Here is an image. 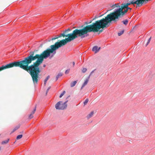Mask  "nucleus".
Returning a JSON list of instances; mask_svg holds the SVG:
<instances>
[{
    "instance_id": "obj_1",
    "label": "nucleus",
    "mask_w": 155,
    "mask_h": 155,
    "mask_svg": "<svg viewBox=\"0 0 155 155\" xmlns=\"http://www.w3.org/2000/svg\"><path fill=\"white\" fill-rule=\"evenodd\" d=\"M99 31L96 22L92 24L89 25L81 29H75L72 33H69L67 31L64 30L61 33V36L63 37H67L65 39H63L60 41H57L55 43L60 48L66 45L67 43L71 42L80 37L81 38L88 36V32H97Z\"/></svg>"
},
{
    "instance_id": "obj_2",
    "label": "nucleus",
    "mask_w": 155,
    "mask_h": 155,
    "mask_svg": "<svg viewBox=\"0 0 155 155\" xmlns=\"http://www.w3.org/2000/svg\"><path fill=\"white\" fill-rule=\"evenodd\" d=\"M59 48L55 43L54 45H51L49 48L43 51L40 54H36L34 55V51L30 52L29 55L31 62L37 59L36 61L32 65L36 78L37 79L39 77V74L41 71V68H40L39 66L42 63L44 59H46L48 57H49L50 59L53 57L56 53V50Z\"/></svg>"
},
{
    "instance_id": "obj_3",
    "label": "nucleus",
    "mask_w": 155,
    "mask_h": 155,
    "mask_svg": "<svg viewBox=\"0 0 155 155\" xmlns=\"http://www.w3.org/2000/svg\"><path fill=\"white\" fill-rule=\"evenodd\" d=\"M128 10L125 8H123L120 5L119 8L114 10V12L108 15L105 18H103L96 21L97 28L100 29L107 28L109 26L108 24L113 22L116 23L119 21L120 18L123 17L127 12Z\"/></svg>"
},
{
    "instance_id": "obj_4",
    "label": "nucleus",
    "mask_w": 155,
    "mask_h": 155,
    "mask_svg": "<svg viewBox=\"0 0 155 155\" xmlns=\"http://www.w3.org/2000/svg\"><path fill=\"white\" fill-rule=\"evenodd\" d=\"M31 62L29 55L25 58L24 59L20 61H15L10 63L11 67H19L28 72L31 75L34 84H37L38 79L36 78L32 65L28 66Z\"/></svg>"
},
{
    "instance_id": "obj_5",
    "label": "nucleus",
    "mask_w": 155,
    "mask_h": 155,
    "mask_svg": "<svg viewBox=\"0 0 155 155\" xmlns=\"http://www.w3.org/2000/svg\"><path fill=\"white\" fill-rule=\"evenodd\" d=\"M149 0H132L130 2L125 3L121 5L123 8L127 7L131 4H136L137 7H140L143 4L147 3Z\"/></svg>"
},
{
    "instance_id": "obj_6",
    "label": "nucleus",
    "mask_w": 155,
    "mask_h": 155,
    "mask_svg": "<svg viewBox=\"0 0 155 155\" xmlns=\"http://www.w3.org/2000/svg\"><path fill=\"white\" fill-rule=\"evenodd\" d=\"M68 101V100L64 103L62 101H60L58 102L55 105V107L57 110H63L66 109L67 106V102Z\"/></svg>"
},
{
    "instance_id": "obj_7",
    "label": "nucleus",
    "mask_w": 155,
    "mask_h": 155,
    "mask_svg": "<svg viewBox=\"0 0 155 155\" xmlns=\"http://www.w3.org/2000/svg\"><path fill=\"white\" fill-rule=\"evenodd\" d=\"M11 68L10 63L5 65H2L0 67V71L4 69Z\"/></svg>"
},
{
    "instance_id": "obj_8",
    "label": "nucleus",
    "mask_w": 155,
    "mask_h": 155,
    "mask_svg": "<svg viewBox=\"0 0 155 155\" xmlns=\"http://www.w3.org/2000/svg\"><path fill=\"white\" fill-rule=\"evenodd\" d=\"M36 105H35V107L34 108L33 111L30 114L28 117V118L29 119H31L33 117V114H34L36 110Z\"/></svg>"
},
{
    "instance_id": "obj_9",
    "label": "nucleus",
    "mask_w": 155,
    "mask_h": 155,
    "mask_svg": "<svg viewBox=\"0 0 155 155\" xmlns=\"http://www.w3.org/2000/svg\"><path fill=\"white\" fill-rule=\"evenodd\" d=\"M100 49V47L98 48L97 46H95L93 47L92 50L93 51H95V53H97L99 51Z\"/></svg>"
},
{
    "instance_id": "obj_10",
    "label": "nucleus",
    "mask_w": 155,
    "mask_h": 155,
    "mask_svg": "<svg viewBox=\"0 0 155 155\" xmlns=\"http://www.w3.org/2000/svg\"><path fill=\"white\" fill-rule=\"evenodd\" d=\"M89 81L88 79H86V80H85L84 82V83L83 84L82 87L81 88V89L82 90L83 88L87 84L88 81Z\"/></svg>"
},
{
    "instance_id": "obj_11",
    "label": "nucleus",
    "mask_w": 155,
    "mask_h": 155,
    "mask_svg": "<svg viewBox=\"0 0 155 155\" xmlns=\"http://www.w3.org/2000/svg\"><path fill=\"white\" fill-rule=\"evenodd\" d=\"M120 5H119V4H115L113 5H110V7L111 8H112L113 9L115 8L116 7H118V8H119V7H120Z\"/></svg>"
},
{
    "instance_id": "obj_12",
    "label": "nucleus",
    "mask_w": 155,
    "mask_h": 155,
    "mask_svg": "<svg viewBox=\"0 0 155 155\" xmlns=\"http://www.w3.org/2000/svg\"><path fill=\"white\" fill-rule=\"evenodd\" d=\"M94 114V111H92L90 114H89L87 116L88 119H89L92 117Z\"/></svg>"
},
{
    "instance_id": "obj_13",
    "label": "nucleus",
    "mask_w": 155,
    "mask_h": 155,
    "mask_svg": "<svg viewBox=\"0 0 155 155\" xmlns=\"http://www.w3.org/2000/svg\"><path fill=\"white\" fill-rule=\"evenodd\" d=\"M20 125L19 124L17 126H16L14 128V129H13L12 131L11 132V133H12L13 132H14L16 130H18V128H19L20 127Z\"/></svg>"
},
{
    "instance_id": "obj_14",
    "label": "nucleus",
    "mask_w": 155,
    "mask_h": 155,
    "mask_svg": "<svg viewBox=\"0 0 155 155\" xmlns=\"http://www.w3.org/2000/svg\"><path fill=\"white\" fill-rule=\"evenodd\" d=\"M63 75V74L62 73H60L57 75L56 78V81H57L58 79L59 78L61 77Z\"/></svg>"
},
{
    "instance_id": "obj_15",
    "label": "nucleus",
    "mask_w": 155,
    "mask_h": 155,
    "mask_svg": "<svg viewBox=\"0 0 155 155\" xmlns=\"http://www.w3.org/2000/svg\"><path fill=\"white\" fill-rule=\"evenodd\" d=\"M9 140V139L8 138L6 140L2 141L1 144H5L7 143Z\"/></svg>"
},
{
    "instance_id": "obj_16",
    "label": "nucleus",
    "mask_w": 155,
    "mask_h": 155,
    "mask_svg": "<svg viewBox=\"0 0 155 155\" xmlns=\"http://www.w3.org/2000/svg\"><path fill=\"white\" fill-rule=\"evenodd\" d=\"M77 82V81H73L71 82V84H70L71 87H72L74 86L76 84Z\"/></svg>"
},
{
    "instance_id": "obj_17",
    "label": "nucleus",
    "mask_w": 155,
    "mask_h": 155,
    "mask_svg": "<svg viewBox=\"0 0 155 155\" xmlns=\"http://www.w3.org/2000/svg\"><path fill=\"white\" fill-rule=\"evenodd\" d=\"M61 37V34H60V35H56L55 36V37L52 38L51 39V40H55L56 39L58 38Z\"/></svg>"
},
{
    "instance_id": "obj_18",
    "label": "nucleus",
    "mask_w": 155,
    "mask_h": 155,
    "mask_svg": "<svg viewBox=\"0 0 155 155\" xmlns=\"http://www.w3.org/2000/svg\"><path fill=\"white\" fill-rule=\"evenodd\" d=\"M49 78H50V76L48 75L44 80V84L45 85L47 81L48 80V79H49Z\"/></svg>"
},
{
    "instance_id": "obj_19",
    "label": "nucleus",
    "mask_w": 155,
    "mask_h": 155,
    "mask_svg": "<svg viewBox=\"0 0 155 155\" xmlns=\"http://www.w3.org/2000/svg\"><path fill=\"white\" fill-rule=\"evenodd\" d=\"M122 22L125 25H127L128 22V21L127 19H126L124 21H123Z\"/></svg>"
},
{
    "instance_id": "obj_20",
    "label": "nucleus",
    "mask_w": 155,
    "mask_h": 155,
    "mask_svg": "<svg viewBox=\"0 0 155 155\" xmlns=\"http://www.w3.org/2000/svg\"><path fill=\"white\" fill-rule=\"evenodd\" d=\"M23 136V135L22 134H20L18 135L16 137V139L17 140H19Z\"/></svg>"
},
{
    "instance_id": "obj_21",
    "label": "nucleus",
    "mask_w": 155,
    "mask_h": 155,
    "mask_svg": "<svg viewBox=\"0 0 155 155\" xmlns=\"http://www.w3.org/2000/svg\"><path fill=\"white\" fill-rule=\"evenodd\" d=\"M124 30H123L121 31L120 32L118 33V35L119 36H120L124 32Z\"/></svg>"
},
{
    "instance_id": "obj_22",
    "label": "nucleus",
    "mask_w": 155,
    "mask_h": 155,
    "mask_svg": "<svg viewBox=\"0 0 155 155\" xmlns=\"http://www.w3.org/2000/svg\"><path fill=\"white\" fill-rule=\"evenodd\" d=\"M89 100L88 98H87L84 102V105H85L88 103Z\"/></svg>"
},
{
    "instance_id": "obj_23",
    "label": "nucleus",
    "mask_w": 155,
    "mask_h": 155,
    "mask_svg": "<svg viewBox=\"0 0 155 155\" xmlns=\"http://www.w3.org/2000/svg\"><path fill=\"white\" fill-rule=\"evenodd\" d=\"M87 71V69L86 68H83L82 70V72L83 73H84L86 71Z\"/></svg>"
},
{
    "instance_id": "obj_24",
    "label": "nucleus",
    "mask_w": 155,
    "mask_h": 155,
    "mask_svg": "<svg viewBox=\"0 0 155 155\" xmlns=\"http://www.w3.org/2000/svg\"><path fill=\"white\" fill-rule=\"evenodd\" d=\"M65 93V91H63V92L61 94L60 96H59V97L61 98L64 95V94Z\"/></svg>"
},
{
    "instance_id": "obj_25",
    "label": "nucleus",
    "mask_w": 155,
    "mask_h": 155,
    "mask_svg": "<svg viewBox=\"0 0 155 155\" xmlns=\"http://www.w3.org/2000/svg\"><path fill=\"white\" fill-rule=\"evenodd\" d=\"M151 37H150L148 39V41H147V43L146 44V46H147L148 45V44L150 42V41L151 40Z\"/></svg>"
},
{
    "instance_id": "obj_26",
    "label": "nucleus",
    "mask_w": 155,
    "mask_h": 155,
    "mask_svg": "<svg viewBox=\"0 0 155 155\" xmlns=\"http://www.w3.org/2000/svg\"><path fill=\"white\" fill-rule=\"evenodd\" d=\"M70 69H67V70L66 71H65V74H68L69 73V72L70 71Z\"/></svg>"
},
{
    "instance_id": "obj_27",
    "label": "nucleus",
    "mask_w": 155,
    "mask_h": 155,
    "mask_svg": "<svg viewBox=\"0 0 155 155\" xmlns=\"http://www.w3.org/2000/svg\"><path fill=\"white\" fill-rule=\"evenodd\" d=\"M51 88V87H48V88L47 89V91H46V94H47L48 91H49V90Z\"/></svg>"
},
{
    "instance_id": "obj_28",
    "label": "nucleus",
    "mask_w": 155,
    "mask_h": 155,
    "mask_svg": "<svg viewBox=\"0 0 155 155\" xmlns=\"http://www.w3.org/2000/svg\"><path fill=\"white\" fill-rule=\"evenodd\" d=\"M65 30L67 31L68 32V31H71V29L70 28H68L67 29H66Z\"/></svg>"
},
{
    "instance_id": "obj_29",
    "label": "nucleus",
    "mask_w": 155,
    "mask_h": 155,
    "mask_svg": "<svg viewBox=\"0 0 155 155\" xmlns=\"http://www.w3.org/2000/svg\"><path fill=\"white\" fill-rule=\"evenodd\" d=\"M124 8H127L128 10L129 9H130V10H131V8L129 7L128 6H127V7H124Z\"/></svg>"
},
{
    "instance_id": "obj_30",
    "label": "nucleus",
    "mask_w": 155,
    "mask_h": 155,
    "mask_svg": "<svg viewBox=\"0 0 155 155\" xmlns=\"http://www.w3.org/2000/svg\"><path fill=\"white\" fill-rule=\"evenodd\" d=\"M96 70V69H94V70H93V71H92L91 72V73H90V75H91L94 72V71Z\"/></svg>"
},
{
    "instance_id": "obj_31",
    "label": "nucleus",
    "mask_w": 155,
    "mask_h": 155,
    "mask_svg": "<svg viewBox=\"0 0 155 155\" xmlns=\"http://www.w3.org/2000/svg\"><path fill=\"white\" fill-rule=\"evenodd\" d=\"M73 66H74V65H75V63L74 62H73Z\"/></svg>"
},
{
    "instance_id": "obj_32",
    "label": "nucleus",
    "mask_w": 155,
    "mask_h": 155,
    "mask_svg": "<svg viewBox=\"0 0 155 155\" xmlns=\"http://www.w3.org/2000/svg\"><path fill=\"white\" fill-rule=\"evenodd\" d=\"M70 97V95H69V96H68V97H67L66 98V100H67L68 98L69 97Z\"/></svg>"
},
{
    "instance_id": "obj_33",
    "label": "nucleus",
    "mask_w": 155,
    "mask_h": 155,
    "mask_svg": "<svg viewBox=\"0 0 155 155\" xmlns=\"http://www.w3.org/2000/svg\"><path fill=\"white\" fill-rule=\"evenodd\" d=\"M46 66V65H45V64H44L43 65V67H45Z\"/></svg>"
},
{
    "instance_id": "obj_34",
    "label": "nucleus",
    "mask_w": 155,
    "mask_h": 155,
    "mask_svg": "<svg viewBox=\"0 0 155 155\" xmlns=\"http://www.w3.org/2000/svg\"><path fill=\"white\" fill-rule=\"evenodd\" d=\"M91 75H90V74L89 75V76L88 77V78L87 79H88V80H89V78H90V77Z\"/></svg>"
},
{
    "instance_id": "obj_35",
    "label": "nucleus",
    "mask_w": 155,
    "mask_h": 155,
    "mask_svg": "<svg viewBox=\"0 0 155 155\" xmlns=\"http://www.w3.org/2000/svg\"><path fill=\"white\" fill-rule=\"evenodd\" d=\"M100 32H101L102 31V30L101 29L99 31Z\"/></svg>"
},
{
    "instance_id": "obj_36",
    "label": "nucleus",
    "mask_w": 155,
    "mask_h": 155,
    "mask_svg": "<svg viewBox=\"0 0 155 155\" xmlns=\"http://www.w3.org/2000/svg\"><path fill=\"white\" fill-rule=\"evenodd\" d=\"M1 147L0 146V150H1Z\"/></svg>"
},
{
    "instance_id": "obj_37",
    "label": "nucleus",
    "mask_w": 155,
    "mask_h": 155,
    "mask_svg": "<svg viewBox=\"0 0 155 155\" xmlns=\"http://www.w3.org/2000/svg\"><path fill=\"white\" fill-rule=\"evenodd\" d=\"M16 142V141H15V142H14V143H15Z\"/></svg>"
},
{
    "instance_id": "obj_38",
    "label": "nucleus",
    "mask_w": 155,
    "mask_h": 155,
    "mask_svg": "<svg viewBox=\"0 0 155 155\" xmlns=\"http://www.w3.org/2000/svg\"><path fill=\"white\" fill-rule=\"evenodd\" d=\"M111 10V9H110V10H107V11H110V10Z\"/></svg>"
},
{
    "instance_id": "obj_39",
    "label": "nucleus",
    "mask_w": 155,
    "mask_h": 155,
    "mask_svg": "<svg viewBox=\"0 0 155 155\" xmlns=\"http://www.w3.org/2000/svg\"><path fill=\"white\" fill-rule=\"evenodd\" d=\"M91 21L90 22H89V23H91Z\"/></svg>"
}]
</instances>
